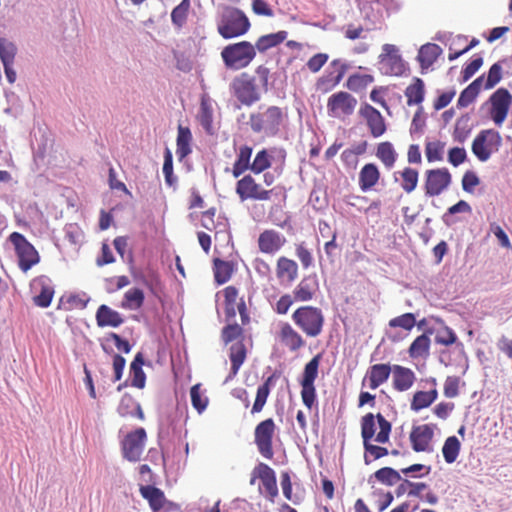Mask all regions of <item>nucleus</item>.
<instances>
[{"label":"nucleus","instance_id":"nucleus-10","mask_svg":"<svg viewBox=\"0 0 512 512\" xmlns=\"http://www.w3.org/2000/svg\"><path fill=\"white\" fill-rule=\"evenodd\" d=\"M276 425L272 418L261 421L254 430V442L259 453L266 459H272L273 437L275 435Z\"/></svg>","mask_w":512,"mask_h":512},{"label":"nucleus","instance_id":"nucleus-48","mask_svg":"<svg viewBox=\"0 0 512 512\" xmlns=\"http://www.w3.org/2000/svg\"><path fill=\"white\" fill-rule=\"evenodd\" d=\"M191 403L194 409L199 413L203 412L208 405V398L203 394L201 390V384H195L190 389Z\"/></svg>","mask_w":512,"mask_h":512},{"label":"nucleus","instance_id":"nucleus-36","mask_svg":"<svg viewBox=\"0 0 512 512\" xmlns=\"http://www.w3.org/2000/svg\"><path fill=\"white\" fill-rule=\"evenodd\" d=\"M144 365V357L142 353H137L130 365V371L132 375L131 385L133 387L142 389L145 387L146 375L142 369Z\"/></svg>","mask_w":512,"mask_h":512},{"label":"nucleus","instance_id":"nucleus-21","mask_svg":"<svg viewBox=\"0 0 512 512\" xmlns=\"http://www.w3.org/2000/svg\"><path fill=\"white\" fill-rule=\"evenodd\" d=\"M285 237L274 229H266L258 237V248L264 254L274 255L285 244Z\"/></svg>","mask_w":512,"mask_h":512},{"label":"nucleus","instance_id":"nucleus-50","mask_svg":"<svg viewBox=\"0 0 512 512\" xmlns=\"http://www.w3.org/2000/svg\"><path fill=\"white\" fill-rule=\"evenodd\" d=\"M503 77V68L500 62L494 63L487 74V78L485 82H483V87L485 90H490L494 88Z\"/></svg>","mask_w":512,"mask_h":512},{"label":"nucleus","instance_id":"nucleus-13","mask_svg":"<svg viewBox=\"0 0 512 512\" xmlns=\"http://www.w3.org/2000/svg\"><path fill=\"white\" fill-rule=\"evenodd\" d=\"M501 144L499 133L493 129L481 131L472 143V151L478 160H487L491 152Z\"/></svg>","mask_w":512,"mask_h":512},{"label":"nucleus","instance_id":"nucleus-45","mask_svg":"<svg viewBox=\"0 0 512 512\" xmlns=\"http://www.w3.org/2000/svg\"><path fill=\"white\" fill-rule=\"evenodd\" d=\"M460 448L461 444L456 436L448 437L442 447V453L445 461L449 464L455 462L459 455Z\"/></svg>","mask_w":512,"mask_h":512},{"label":"nucleus","instance_id":"nucleus-42","mask_svg":"<svg viewBox=\"0 0 512 512\" xmlns=\"http://www.w3.org/2000/svg\"><path fill=\"white\" fill-rule=\"evenodd\" d=\"M430 338L426 334H422L411 343L408 353L412 359L425 357L429 353Z\"/></svg>","mask_w":512,"mask_h":512},{"label":"nucleus","instance_id":"nucleus-26","mask_svg":"<svg viewBox=\"0 0 512 512\" xmlns=\"http://www.w3.org/2000/svg\"><path fill=\"white\" fill-rule=\"evenodd\" d=\"M139 492L148 501L153 512H161L170 502L166 499L164 492L153 485H141Z\"/></svg>","mask_w":512,"mask_h":512},{"label":"nucleus","instance_id":"nucleus-60","mask_svg":"<svg viewBox=\"0 0 512 512\" xmlns=\"http://www.w3.org/2000/svg\"><path fill=\"white\" fill-rule=\"evenodd\" d=\"M367 148V142L361 141L355 145H352L350 148L345 149L342 152L341 158L342 160H355L358 156L362 155Z\"/></svg>","mask_w":512,"mask_h":512},{"label":"nucleus","instance_id":"nucleus-20","mask_svg":"<svg viewBox=\"0 0 512 512\" xmlns=\"http://www.w3.org/2000/svg\"><path fill=\"white\" fill-rule=\"evenodd\" d=\"M357 105V100L351 94L340 91L329 97L327 109L329 113L336 116L338 111L344 115H351Z\"/></svg>","mask_w":512,"mask_h":512},{"label":"nucleus","instance_id":"nucleus-1","mask_svg":"<svg viewBox=\"0 0 512 512\" xmlns=\"http://www.w3.org/2000/svg\"><path fill=\"white\" fill-rule=\"evenodd\" d=\"M361 437L363 440L364 448V462L370 464L382 457L389 455V450L386 447L375 445L373 440L380 444H385L389 441L392 425L381 414L367 413L361 418Z\"/></svg>","mask_w":512,"mask_h":512},{"label":"nucleus","instance_id":"nucleus-25","mask_svg":"<svg viewBox=\"0 0 512 512\" xmlns=\"http://www.w3.org/2000/svg\"><path fill=\"white\" fill-rule=\"evenodd\" d=\"M392 366L380 363L371 365L366 373L363 383L367 380L370 389L375 390L384 384L391 375Z\"/></svg>","mask_w":512,"mask_h":512},{"label":"nucleus","instance_id":"nucleus-54","mask_svg":"<svg viewBox=\"0 0 512 512\" xmlns=\"http://www.w3.org/2000/svg\"><path fill=\"white\" fill-rule=\"evenodd\" d=\"M416 324V318L413 313H404L400 316L392 318L389 321V326L391 328H402L404 330H412Z\"/></svg>","mask_w":512,"mask_h":512},{"label":"nucleus","instance_id":"nucleus-38","mask_svg":"<svg viewBox=\"0 0 512 512\" xmlns=\"http://www.w3.org/2000/svg\"><path fill=\"white\" fill-rule=\"evenodd\" d=\"M274 380L275 375L272 374L264 381L262 385L257 388L256 398L251 410L252 414L262 411L270 394L271 385L273 384Z\"/></svg>","mask_w":512,"mask_h":512},{"label":"nucleus","instance_id":"nucleus-18","mask_svg":"<svg viewBox=\"0 0 512 512\" xmlns=\"http://www.w3.org/2000/svg\"><path fill=\"white\" fill-rule=\"evenodd\" d=\"M434 437V430L429 424L413 426L409 434L412 449L415 452L432 451L431 442Z\"/></svg>","mask_w":512,"mask_h":512},{"label":"nucleus","instance_id":"nucleus-57","mask_svg":"<svg viewBox=\"0 0 512 512\" xmlns=\"http://www.w3.org/2000/svg\"><path fill=\"white\" fill-rule=\"evenodd\" d=\"M483 57L475 55L472 61L467 64L461 72V81L466 82L474 76V74L482 67Z\"/></svg>","mask_w":512,"mask_h":512},{"label":"nucleus","instance_id":"nucleus-32","mask_svg":"<svg viewBox=\"0 0 512 512\" xmlns=\"http://www.w3.org/2000/svg\"><path fill=\"white\" fill-rule=\"evenodd\" d=\"M441 54L442 48L437 44L427 43L422 45L417 55L421 69L429 68Z\"/></svg>","mask_w":512,"mask_h":512},{"label":"nucleus","instance_id":"nucleus-8","mask_svg":"<svg viewBox=\"0 0 512 512\" xmlns=\"http://www.w3.org/2000/svg\"><path fill=\"white\" fill-rule=\"evenodd\" d=\"M511 105L512 94L508 89L501 87L490 95L489 99L481 105L480 110L488 108L491 119L500 126L505 121Z\"/></svg>","mask_w":512,"mask_h":512},{"label":"nucleus","instance_id":"nucleus-27","mask_svg":"<svg viewBox=\"0 0 512 512\" xmlns=\"http://www.w3.org/2000/svg\"><path fill=\"white\" fill-rule=\"evenodd\" d=\"M276 276L282 282L292 283L298 277L297 263L285 256H281L276 264Z\"/></svg>","mask_w":512,"mask_h":512},{"label":"nucleus","instance_id":"nucleus-9","mask_svg":"<svg viewBox=\"0 0 512 512\" xmlns=\"http://www.w3.org/2000/svg\"><path fill=\"white\" fill-rule=\"evenodd\" d=\"M322 355L319 353L315 355L304 367L303 376L300 381L302 390L301 398L303 404L311 409L316 400V389L314 382L318 376V369Z\"/></svg>","mask_w":512,"mask_h":512},{"label":"nucleus","instance_id":"nucleus-22","mask_svg":"<svg viewBox=\"0 0 512 512\" xmlns=\"http://www.w3.org/2000/svg\"><path fill=\"white\" fill-rule=\"evenodd\" d=\"M392 387L398 392L408 391L416 381L414 371L408 367L395 364L392 366Z\"/></svg>","mask_w":512,"mask_h":512},{"label":"nucleus","instance_id":"nucleus-41","mask_svg":"<svg viewBox=\"0 0 512 512\" xmlns=\"http://www.w3.org/2000/svg\"><path fill=\"white\" fill-rule=\"evenodd\" d=\"M192 139L191 132L189 128L179 126L178 127V135H177V149H176V155L178 156L179 160H182L185 158L190 152V141Z\"/></svg>","mask_w":512,"mask_h":512},{"label":"nucleus","instance_id":"nucleus-55","mask_svg":"<svg viewBox=\"0 0 512 512\" xmlns=\"http://www.w3.org/2000/svg\"><path fill=\"white\" fill-rule=\"evenodd\" d=\"M54 289L48 284L42 283L40 293L34 296V304L41 308H47L53 299Z\"/></svg>","mask_w":512,"mask_h":512},{"label":"nucleus","instance_id":"nucleus-59","mask_svg":"<svg viewBox=\"0 0 512 512\" xmlns=\"http://www.w3.org/2000/svg\"><path fill=\"white\" fill-rule=\"evenodd\" d=\"M199 121H200V124L203 127V129L208 134H213V126H212L213 114H212V110L208 106H206L205 104L201 105V111H200V114H199Z\"/></svg>","mask_w":512,"mask_h":512},{"label":"nucleus","instance_id":"nucleus-5","mask_svg":"<svg viewBox=\"0 0 512 512\" xmlns=\"http://www.w3.org/2000/svg\"><path fill=\"white\" fill-rule=\"evenodd\" d=\"M233 96L244 106H252L261 99V92L254 76L243 72L230 83Z\"/></svg>","mask_w":512,"mask_h":512},{"label":"nucleus","instance_id":"nucleus-58","mask_svg":"<svg viewBox=\"0 0 512 512\" xmlns=\"http://www.w3.org/2000/svg\"><path fill=\"white\" fill-rule=\"evenodd\" d=\"M457 340V336L454 333V331L445 326L441 330H439L435 336V342L437 344L443 345V346H450L454 344Z\"/></svg>","mask_w":512,"mask_h":512},{"label":"nucleus","instance_id":"nucleus-23","mask_svg":"<svg viewBox=\"0 0 512 512\" xmlns=\"http://www.w3.org/2000/svg\"><path fill=\"white\" fill-rule=\"evenodd\" d=\"M330 67L336 68L337 74L334 78H331L329 75H323L320 77L316 83V87L320 91L328 92L338 85L348 70L349 64L340 59H335L330 63Z\"/></svg>","mask_w":512,"mask_h":512},{"label":"nucleus","instance_id":"nucleus-53","mask_svg":"<svg viewBox=\"0 0 512 512\" xmlns=\"http://www.w3.org/2000/svg\"><path fill=\"white\" fill-rule=\"evenodd\" d=\"M445 143L439 140L428 141L425 145V156L427 160H443Z\"/></svg>","mask_w":512,"mask_h":512},{"label":"nucleus","instance_id":"nucleus-7","mask_svg":"<svg viewBox=\"0 0 512 512\" xmlns=\"http://www.w3.org/2000/svg\"><path fill=\"white\" fill-rule=\"evenodd\" d=\"M9 241L15 249L19 269L26 273L40 262V255L36 248L19 232L9 235Z\"/></svg>","mask_w":512,"mask_h":512},{"label":"nucleus","instance_id":"nucleus-43","mask_svg":"<svg viewBox=\"0 0 512 512\" xmlns=\"http://www.w3.org/2000/svg\"><path fill=\"white\" fill-rule=\"evenodd\" d=\"M231 372L236 375L245 361L246 348L245 345L238 341L230 347Z\"/></svg>","mask_w":512,"mask_h":512},{"label":"nucleus","instance_id":"nucleus-28","mask_svg":"<svg viewBox=\"0 0 512 512\" xmlns=\"http://www.w3.org/2000/svg\"><path fill=\"white\" fill-rule=\"evenodd\" d=\"M484 79L485 75L483 74L473 80L464 90L461 91L457 100V107L459 109L468 107L477 99L481 91Z\"/></svg>","mask_w":512,"mask_h":512},{"label":"nucleus","instance_id":"nucleus-30","mask_svg":"<svg viewBox=\"0 0 512 512\" xmlns=\"http://www.w3.org/2000/svg\"><path fill=\"white\" fill-rule=\"evenodd\" d=\"M318 290V283L315 278H303L293 290L295 301L307 302L314 298Z\"/></svg>","mask_w":512,"mask_h":512},{"label":"nucleus","instance_id":"nucleus-4","mask_svg":"<svg viewBox=\"0 0 512 512\" xmlns=\"http://www.w3.org/2000/svg\"><path fill=\"white\" fill-rule=\"evenodd\" d=\"M225 66L229 69L246 68L256 57L255 47L248 41L229 44L221 51Z\"/></svg>","mask_w":512,"mask_h":512},{"label":"nucleus","instance_id":"nucleus-51","mask_svg":"<svg viewBox=\"0 0 512 512\" xmlns=\"http://www.w3.org/2000/svg\"><path fill=\"white\" fill-rule=\"evenodd\" d=\"M243 328L237 323H229L223 327L221 338L225 344L239 340L243 337Z\"/></svg>","mask_w":512,"mask_h":512},{"label":"nucleus","instance_id":"nucleus-2","mask_svg":"<svg viewBox=\"0 0 512 512\" xmlns=\"http://www.w3.org/2000/svg\"><path fill=\"white\" fill-rule=\"evenodd\" d=\"M291 319L307 337L316 338L323 332L325 318L318 307L300 306L292 313Z\"/></svg>","mask_w":512,"mask_h":512},{"label":"nucleus","instance_id":"nucleus-19","mask_svg":"<svg viewBox=\"0 0 512 512\" xmlns=\"http://www.w3.org/2000/svg\"><path fill=\"white\" fill-rule=\"evenodd\" d=\"M236 192L241 200H268L271 193V191L262 189L251 176H245L237 182Z\"/></svg>","mask_w":512,"mask_h":512},{"label":"nucleus","instance_id":"nucleus-64","mask_svg":"<svg viewBox=\"0 0 512 512\" xmlns=\"http://www.w3.org/2000/svg\"><path fill=\"white\" fill-rule=\"evenodd\" d=\"M376 156L380 160H395L397 154L390 142H382L378 145Z\"/></svg>","mask_w":512,"mask_h":512},{"label":"nucleus","instance_id":"nucleus-52","mask_svg":"<svg viewBox=\"0 0 512 512\" xmlns=\"http://www.w3.org/2000/svg\"><path fill=\"white\" fill-rule=\"evenodd\" d=\"M401 187L407 193H411L418 183V172L412 168H405L401 173Z\"/></svg>","mask_w":512,"mask_h":512},{"label":"nucleus","instance_id":"nucleus-39","mask_svg":"<svg viewBox=\"0 0 512 512\" xmlns=\"http://www.w3.org/2000/svg\"><path fill=\"white\" fill-rule=\"evenodd\" d=\"M380 173L373 163L366 164L360 171L359 185L363 191L372 188L379 180Z\"/></svg>","mask_w":512,"mask_h":512},{"label":"nucleus","instance_id":"nucleus-62","mask_svg":"<svg viewBox=\"0 0 512 512\" xmlns=\"http://www.w3.org/2000/svg\"><path fill=\"white\" fill-rule=\"evenodd\" d=\"M295 253L298 259L300 260L302 267L304 269L309 268L313 263V257L310 250L305 246L304 243H300L296 245Z\"/></svg>","mask_w":512,"mask_h":512},{"label":"nucleus","instance_id":"nucleus-34","mask_svg":"<svg viewBox=\"0 0 512 512\" xmlns=\"http://www.w3.org/2000/svg\"><path fill=\"white\" fill-rule=\"evenodd\" d=\"M407 97V105H420L424 101L425 97V84L421 78L414 77L413 83L410 84L405 92Z\"/></svg>","mask_w":512,"mask_h":512},{"label":"nucleus","instance_id":"nucleus-46","mask_svg":"<svg viewBox=\"0 0 512 512\" xmlns=\"http://www.w3.org/2000/svg\"><path fill=\"white\" fill-rule=\"evenodd\" d=\"M374 81V77L369 74H353L349 76L346 82V87L354 92L365 89L369 84Z\"/></svg>","mask_w":512,"mask_h":512},{"label":"nucleus","instance_id":"nucleus-37","mask_svg":"<svg viewBox=\"0 0 512 512\" xmlns=\"http://www.w3.org/2000/svg\"><path fill=\"white\" fill-rule=\"evenodd\" d=\"M213 271L215 281L221 285L230 280L234 272V265L230 261L215 258L213 260Z\"/></svg>","mask_w":512,"mask_h":512},{"label":"nucleus","instance_id":"nucleus-49","mask_svg":"<svg viewBox=\"0 0 512 512\" xmlns=\"http://www.w3.org/2000/svg\"><path fill=\"white\" fill-rule=\"evenodd\" d=\"M471 118L468 113L459 117L455 124L454 136L459 141H464L471 132Z\"/></svg>","mask_w":512,"mask_h":512},{"label":"nucleus","instance_id":"nucleus-16","mask_svg":"<svg viewBox=\"0 0 512 512\" xmlns=\"http://www.w3.org/2000/svg\"><path fill=\"white\" fill-rule=\"evenodd\" d=\"M276 339L290 353H297L306 346V340L290 323L281 322Z\"/></svg>","mask_w":512,"mask_h":512},{"label":"nucleus","instance_id":"nucleus-11","mask_svg":"<svg viewBox=\"0 0 512 512\" xmlns=\"http://www.w3.org/2000/svg\"><path fill=\"white\" fill-rule=\"evenodd\" d=\"M223 294L226 320L228 322L233 320L238 311L241 317L242 325H247L250 321V317L244 299L239 298V301H237L239 296L238 289L235 286H227L223 290Z\"/></svg>","mask_w":512,"mask_h":512},{"label":"nucleus","instance_id":"nucleus-35","mask_svg":"<svg viewBox=\"0 0 512 512\" xmlns=\"http://www.w3.org/2000/svg\"><path fill=\"white\" fill-rule=\"evenodd\" d=\"M118 413L122 417H138L144 419V413L140 404L129 395H124L118 406Z\"/></svg>","mask_w":512,"mask_h":512},{"label":"nucleus","instance_id":"nucleus-3","mask_svg":"<svg viewBox=\"0 0 512 512\" xmlns=\"http://www.w3.org/2000/svg\"><path fill=\"white\" fill-rule=\"evenodd\" d=\"M250 21L239 8L227 7L217 23V31L224 39L244 35L250 29Z\"/></svg>","mask_w":512,"mask_h":512},{"label":"nucleus","instance_id":"nucleus-47","mask_svg":"<svg viewBox=\"0 0 512 512\" xmlns=\"http://www.w3.org/2000/svg\"><path fill=\"white\" fill-rule=\"evenodd\" d=\"M375 478L388 486H392L401 480L398 471L391 467H383L374 473Z\"/></svg>","mask_w":512,"mask_h":512},{"label":"nucleus","instance_id":"nucleus-56","mask_svg":"<svg viewBox=\"0 0 512 512\" xmlns=\"http://www.w3.org/2000/svg\"><path fill=\"white\" fill-rule=\"evenodd\" d=\"M17 54L16 45L6 38L0 37V59L2 63L14 62Z\"/></svg>","mask_w":512,"mask_h":512},{"label":"nucleus","instance_id":"nucleus-12","mask_svg":"<svg viewBox=\"0 0 512 512\" xmlns=\"http://www.w3.org/2000/svg\"><path fill=\"white\" fill-rule=\"evenodd\" d=\"M382 50L383 52L379 56L381 73L384 75H403L406 70V63L398 54L397 47L392 44H384Z\"/></svg>","mask_w":512,"mask_h":512},{"label":"nucleus","instance_id":"nucleus-17","mask_svg":"<svg viewBox=\"0 0 512 512\" xmlns=\"http://www.w3.org/2000/svg\"><path fill=\"white\" fill-rule=\"evenodd\" d=\"M451 175L447 169H433L426 172L425 193L429 196L441 194L450 184Z\"/></svg>","mask_w":512,"mask_h":512},{"label":"nucleus","instance_id":"nucleus-14","mask_svg":"<svg viewBox=\"0 0 512 512\" xmlns=\"http://www.w3.org/2000/svg\"><path fill=\"white\" fill-rule=\"evenodd\" d=\"M146 438V431L142 427L128 433L122 441L123 457L130 462L139 461L145 447Z\"/></svg>","mask_w":512,"mask_h":512},{"label":"nucleus","instance_id":"nucleus-44","mask_svg":"<svg viewBox=\"0 0 512 512\" xmlns=\"http://www.w3.org/2000/svg\"><path fill=\"white\" fill-rule=\"evenodd\" d=\"M190 7V0H182L180 4L172 10L171 21L176 28L180 29L186 24Z\"/></svg>","mask_w":512,"mask_h":512},{"label":"nucleus","instance_id":"nucleus-33","mask_svg":"<svg viewBox=\"0 0 512 512\" xmlns=\"http://www.w3.org/2000/svg\"><path fill=\"white\" fill-rule=\"evenodd\" d=\"M287 31H278L276 33L266 34L258 38L254 47L255 51L264 53L267 50L278 46L287 38Z\"/></svg>","mask_w":512,"mask_h":512},{"label":"nucleus","instance_id":"nucleus-6","mask_svg":"<svg viewBox=\"0 0 512 512\" xmlns=\"http://www.w3.org/2000/svg\"><path fill=\"white\" fill-rule=\"evenodd\" d=\"M282 121V109L270 106L264 112L251 114L249 124L256 133L263 132L267 136H274L278 133Z\"/></svg>","mask_w":512,"mask_h":512},{"label":"nucleus","instance_id":"nucleus-61","mask_svg":"<svg viewBox=\"0 0 512 512\" xmlns=\"http://www.w3.org/2000/svg\"><path fill=\"white\" fill-rule=\"evenodd\" d=\"M286 157V152L283 149H271L270 152L266 149H263L257 153L254 160L255 161H264V160H284Z\"/></svg>","mask_w":512,"mask_h":512},{"label":"nucleus","instance_id":"nucleus-24","mask_svg":"<svg viewBox=\"0 0 512 512\" xmlns=\"http://www.w3.org/2000/svg\"><path fill=\"white\" fill-rule=\"evenodd\" d=\"M359 112L360 115L367 120L371 134L374 137H379L384 134L386 131L384 118L376 108L366 103L360 108Z\"/></svg>","mask_w":512,"mask_h":512},{"label":"nucleus","instance_id":"nucleus-40","mask_svg":"<svg viewBox=\"0 0 512 512\" xmlns=\"http://www.w3.org/2000/svg\"><path fill=\"white\" fill-rule=\"evenodd\" d=\"M144 293L139 288H132L125 292L121 307L127 310H138L143 306Z\"/></svg>","mask_w":512,"mask_h":512},{"label":"nucleus","instance_id":"nucleus-29","mask_svg":"<svg viewBox=\"0 0 512 512\" xmlns=\"http://www.w3.org/2000/svg\"><path fill=\"white\" fill-rule=\"evenodd\" d=\"M431 383L434 388L430 391H417L414 393L410 403L412 411L418 412L422 409L428 408L438 398V391L436 389V379L432 378Z\"/></svg>","mask_w":512,"mask_h":512},{"label":"nucleus","instance_id":"nucleus-31","mask_svg":"<svg viewBox=\"0 0 512 512\" xmlns=\"http://www.w3.org/2000/svg\"><path fill=\"white\" fill-rule=\"evenodd\" d=\"M96 322L99 327H119L124 319L119 312L103 304L97 309Z\"/></svg>","mask_w":512,"mask_h":512},{"label":"nucleus","instance_id":"nucleus-63","mask_svg":"<svg viewBox=\"0 0 512 512\" xmlns=\"http://www.w3.org/2000/svg\"><path fill=\"white\" fill-rule=\"evenodd\" d=\"M460 379L457 376H448L444 382V395L447 398H455L459 394Z\"/></svg>","mask_w":512,"mask_h":512},{"label":"nucleus","instance_id":"nucleus-15","mask_svg":"<svg viewBox=\"0 0 512 512\" xmlns=\"http://www.w3.org/2000/svg\"><path fill=\"white\" fill-rule=\"evenodd\" d=\"M256 479H260L269 501L274 502L278 496V487L275 471L265 463L256 465L251 473L250 485H254Z\"/></svg>","mask_w":512,"mask_h":512}]
</instances>
